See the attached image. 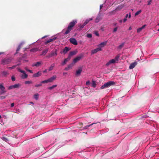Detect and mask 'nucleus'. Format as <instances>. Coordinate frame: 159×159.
Here are the masks:
<instances>
[{
	"mask_svg": "<svg viewBox=\"0 0 159 159\" xmlns=\"http://www.w3.org/2000/svg\"><path fill=\"white\" fill-rule=\"evenodd\" d=\"M85 25H84V24H83V25H81V26H80V28H84V27Z\"/></svg>",
	"mask_w": 159,
	"mask_h": 159,
	"instance_id": "obj_62",
	"label": "nucleus"
},
{
	"mask_svg": "<svg viewBox=\"0 0 159 159\" xmlns=\"http://www.w3.org/2000/svg\"><path fill=\"white\" fill-rule=\"evenodd\" d=\"M57 78L56 75H53V76L51 77L50 78L48 79L47 80H44L43 81L42 83H47L48 82H52L53 81L55 80L56 78Z\"/></svg>",
	"mask_w": 159,
	"mask_h": 159,
	"instance_id": "obj_7",
	"label": "nucleus"
},
{
	"mask_svg": "<svg viewBox=\"0 0 159 159\" xmlns=\"http://www.w3.org/2000/svg\"><path fill=\"white\" fill-rule=\"evenodd\" d=\"M41 71H39L38 72L34 74L33 75V77H38L41 76Z\"/></svg>",
	"mask_w": 159,
	"mask_h": 159,
	"instance_id": "obj_18",
	"label": "nucleus"
},
{
	"mask_svg": "<svg viewBox=\"0 0 159 159\" xmlns=\"http://www.w3.org/2000/svg\"><path fill=\"white\" fill-rule=\"evenodd\" d=\"M92 20L93 18H90L89 19H87L84 23V25H86L90 21Z\"/></svg>",
	"mask_w": 159,
	"mask_h": 159,
	"instance_id": "obj_31",
	"label": "nucleus"
},
{
	"mask_svg": "<svg viewBox=\"0 0 159 159\" xmlns=\"http://www.w3.org/2000/svg\"><path fill=\"white\" fill-rule=\"evenodd\" d=\"M18 70L20 72L22 73L23 74L20 75V77L22 79H24L27 78L28 76V75L26 73L24 70H21V69L19 68Z\"/></svg>",
	"mask_w": 159,
	"mask_h": 159,
	"instance_id": "obj_6",
	"label": "nucleus"
},
{
	"mask_svg": "<svg viewBox=\"0 0 159 159\" xmlns=\"http://www.w3.org/2000/svg\"><path fill=\"white\" fill-rule=\"evenodd\" d=\"M92 20L93 18H90L89 19H87L84 23V25H86L90 21Z\"/></svg>",
	"mask_w": 159,
	"mask_h": 159,
	"instance_id": "obj_27",
	"label": "nucleus"
},
{
	"mask_svg": "<svg viewBox=\"0 0 159 159\" xmlns=\"http://www.w3.org/2000/svg\"><path fill=\"white\" fill-rule=\"evenodd\" d=\"M0 89L1 91V94H3L6 92V91L5 90V87L3 85V83L0 84Z\"/></svg>",
	"mask_w": 159,
	"mask_h": 159,
	"instance_id": "obj_11",
	"label": "nucleus"
},
{
	"mask_svg": "<svg viewBox=\"0 0 159 159\" xmlns=\"http://www.w3.org/2000/svg\"><path fill=\"white\" fill-rule=\"evenodd\" d=\"M42 82L43 81H41L40 83L39 84H36L35 85V86L36 87H39L40 86H42V84H45L46 83H42Z\"/></svg>",
	"mask_w": 159,
	"mask_h": 159,
	"instance_id": "obj_33",
	"label": "nucleus"
},
{
	"mask_svg": "<svg viewBox=\"0 0 159 159\" xmlns=\"http://www.w3.org/2000/svg\"><path fill=\"white\" fill-rule=\"evenodd\" d=\"M121 1L116 0H107L105 3L103 5H101L100 6V9H101L104 6V7L106 6L107 8L110 7L113 4L115 5H116L119 3Z\"/></svg>",
	"mask_w": 159,
	"mask_h": 159,
	"instance_id": "obj_1",
	"label": "nucleus"
},
{
	"mask_svg": "<svg viewBox=\"0 0 159 159\" xmlns=\"http://www.w3.org/2000/svg\"><path fill=\"white\" fill-rule=\"evenodd\" d=\"M11 61V59L10 58H6L2 61V63L3 64H6L9 63Z\"/></svg>",
	"mask_w": 159,
	"mask_h": 159,
	"instance_id": "obj_8",
	"label": "nucleus"
},
{
	"mask_svg": "<svg viewBox=\"0 0 159 159\" xmlns=\"http://www.w3.org/2000/svg\"><path fill=\"white\" fill-rule=\"evenodd\" d=\"M92 20L93 18H90L89 19H87L84 23V25H86L90 21Z\"/></svg>",
	"mask_w": 159,
	"mask_h": 159,
	"instance_id": "obj_29",
	"label": "nucleus"
},
{
	"mask_svg": "<svg viewBox=\"0 0 159 159\" xmlns=\"http://www.w3.org/2000/svg\"><path fill=\"white\" fill-rule=\"evenodd\" d=\"M90 83V81L89 80L87 81L86 82V84L87 85H89Z\"/></svg>",
	"mask_w": 159,
	"mask_h": 159,
	"instance_id": "obj_54",
	"label": "nucleus"
},
{
	"mask_svg": "<svg viewBox=\"0 0 159 159\" xmlns=\"http://www.w3.org/2000/svg\"><path fill=\"white\" fill-rule=\"evenodd\" d=\"M100 51H101V49L100 48H97L94 49L93 50L91 51V55H92L95 54L97 52H98Z\"/></svg>",
	"mask_w": 159,
	"mask_h": 159,
	"instance_id": "obj_17",
	"label": "nucleus"
},
{
	"mask_svg": "<svg viewBox=\"0 0 159 159\" xmlns=\"http://www.w3.org/2000/svg\"><path fill=\"white\" fill-rule=\"evenodd\" d=\"M115 84V83L113 81H109L107 82V83L105 84L104 85H102L101 87V89H103L104 88H106L108 87H109L112 85H113Z\"/></svg>",
	"mask_w": 159,
	"mask_h": 159,
	"instance_id": "obj_4",
	"label": "nucleus"
},
{
	"mask_svg": "<svg viewBox=\"0 0 159 159\" xmlns=\"http://www.w3.org/2000/svg\"><path fill=\"white\" fill-rule=\"evenodd\" d=\"M131 14L130 13H129V15H128V14H126L125 16V18H126L128 17H129V18H130L131 17Z\"/></svg>",
	"mask_w": 159,
	"mask_h": 159,
	"instance_id": "obj_44",
	"label": "nucleus"
},
{
	"mask_svg": "<svg viewBox=\"0 0 159 159\" xmlns=\"http://www.w3.org/2000/svg\"><path fill=\"white\" fill-rule=\"evenodd\" d=\"M21 46L20 45H19L17 48V49H16V52H17L19 51L20 49Z\"/></svg>",
	"mask_w": 159,
	"mask_h": 159,
	"instance_id": "obj_50",
	"label": "nucleus"
},
{
	"mask_svg": "<svg viewBox=\"0 0 159 159\" xmlns=\"http://www.w3.org/2000/svg\"><path fill=\"white\" fill-rule=\"evenodd\" d=\"M32 83V81H26L25 82V84H30Z\"/></svg>",
	"mask_w": 159,
	"mask_h": 159,
	"instance_id": "obj_42",
	"label": "nucleus"
},
{
	"mask_svg": "<svg viewBox=\"0 0 159 159\" xmlns=\"http://www.w3.org/2000/svg\"><path fill=\"white\" fill-rule=\"evenodd\" d=\"M24 43H25V42H22L20 43V44H19V45H20V46H21L23 44H24Z\"/></svg>",
	"mask_w": 159,
	"mask_h": 159,
	"instance_id": "obj_59",
	"label": "nucleus"
},
{
	"mask_svg": "<svg viewBox=\"0 0 159 159\" xmlns=\"http://www.w3.org/2000/svg\"><path fill=\"white\" fill-rule=\"evenodd\" d=\"M117 30V27H116L113 30V32H116Z\"/></svg>",
	"mask_w": 159,
	"mask_h": 159,
	"instance_id": "obj_56",
	"label": "nucleus"
},
{
	"mask_svg": "<svg viewBox=\"0 0 159 159\" xmlns=\"http://www.w3.org/2000/svg\"><path fill=\"white\" fill-rule=\"evenodd\" d=\"M92 20L93 18H90L89 19H87L84 23V25H86L90 21Z\"/></svg>",
	"mask_w": 159,
	"mask_h": 159,
	"instance_id": "obj_30",
	"label": "nucleus"
},
{
	"mask_svg": "<svg viewBox=\"0 0 159 159\" xmlns=\"http://www.w3.org/2000/svg\"><path fill=\"white\" fill-rule=\"evenodd\" d=\"M102 19V17L100 14H99L96 17L95 22L96 23L98 22Z\"/></svg>",
	"mask_w": 159,
	"mask_h": 159,
	"instance_id": "obj_13",
	"label": "nucleus"
},
{
	"mask_svg": "<svg viewBox=\"0 0 159 159\" xmlns=\"http://www.w3.org/2000/svg\"><path fill=\"white\" fill-rule=\"evenodd\" d=\"M82 56L80 55L77 57L75 58H74L73 61L72 62L71 64H70V67L71 66H73L78 61H80L81 59L82 58Z\"/></svg>",
	"mask_w": 159,
	"mask_h": 159,
	"instance_id": "obj_5",
	"label": "nucleus"
},
{
	"mask_svg": "<svg viewBox=\"0 0 159 159\" xmlns=\"http://www.w3.org/2000/svg\"><path fill=\"white\" fill-rule=\"evenodd\" d=\"M77 20L75 19L72 20L70 22V30L72 29L73 27L75 24L77 23Z\"/></svg>",
	"mask_w": 159,
	"mask_h": 159,
	"instance_id": "obj_12",
	"label": "nucleus"
},
{
	"mask_svg": "<svg viewBox=\"0 0 159 159\" xmlns=\"http://www.w3.org/2000/svg\"><path fill=\"white\" fill-rule=\"evenodd\" d=\"M39 94L38 93L35 94L34 95V98L38 100L39 98Z\"/></svg>",
	"mask_w": 159,
	"mask_h": 159,
	"instance_id": "obj_38",
	"label": "nucleus"
},
{
	"mask_svg": "<svg viewBox=\"0 0 159 159\" xmlns=\"http://www.w3.org/2000/svg\"><path fill=\"white\" fill-rule=\"evenodd\" d=\"M38 50V49L37 48H34L31 49L30 50V51L31 52H35L37 51Z\"/></svg>",
	"mask_w": 159,
	"mask_h": 159,
	"instance_id": "obj_36",
	"label": "nucleus"
},
{
	"mask_svg": "<svg viewBox=\"0 0 159 159\" xmlns=\"http://www.w3.org/2000/svg\"><path fill=\"white\" fill-rule=\"evenodd\" d=\"M48 48L45 49L42 52L41 55H45L48 52Z\"/></svg>",
	"mask_w": 159,
	"mask_h": 159,
	"instance_id": "obj_24",
	"label": "nucleus"
},
{
	"mask_svg": "<svg viewBox=\"0 0 159 159\" xmlns=\"http://www.w3.org/2000/svg\"><path fill=\"white\" fill-rule=\"evenodd\" d=\"M57 37H54L51 39H48L47 41L45 42V44H47L48 43L50 42H51L52 41L56 40L57 39Z\"/></svg>",
	"mask_w": 159,
	"mask_h": 159,
	"instance_id": "obj_20",
	"label": "nucleus"
},
{
	"mask_svg": "<svg viewBox=\"0 0 159 159\" xmlns=\"http://www.w3.org/2000/svg\"><path fill=\"white\" fill-rule=\"evenodd\" d=\"M57 86V85H53L52 86L49 87L48 89L49 90H51L53 89L54 88Z\"/></svg>",
	"mask_w": 159,
	"mask_h": 159,
	"instance_id": "obj_34",
	"label": "nucleus"
},
{
	"mask_svg": "<svg viewBox=\"0 0 159 159\" xmlns=\"http://www.w3.org/2000/svg\"><path fill=\"white\" fill-rule=\"evenodd\" d=\"M16 65L13 66H12V67H9L8 68L10 69H13L15 68L16 67Z\"/></svg>",
	"mask_w": 159,
	"mask_h": 159,
	"instance_id": "obj_52",
	"label": "nucleus"
},
{
	"mask_svg": "<svg viewBox=\"0 0 159 159\" xmlns=\"http://www.w3.org/2000/svg\"><path fill=\"white\" fill-rule=\"evenodd\" d=\"M127 20V19L126 18H124L123 20V22H124V23Z\"/></svg>",
	"mask_w": 159,
	"mask_h": 159,
	"instance_id": "obj_61",
	"label": "nucleus"
},
{
	"mask_svg": "<svg viewBox=\"0 0 159 159\" xmlns=\"http://www.w3.org/2000/svg\"><path fill=\"white\" fill-rule=\"evenodd\" d=\"M48 70L47 69H45L43 71V73H47V72Z\"/></svg>",
	"mask_w": 159,
	"mask_h": 159,
	"instance_id": "obj_58",
	"label": "nucleus"
},
{
	"mask_svg": "<svg viewBox=\"0 0 159 159\" xmlns=\"http://www.w3.org/2000/svg\"><path fill=\"white\" fill-rule=\"evenodd\" d=\"M119 57H120L119 56L117 55L115 57V59H114V60H115V61L116 62L117 61H118Z\"/></svg>",
	"mask_w": 159,
	"mask_h": 159,
	"instance_id": "obj_40",
	"label": "nucleus"
},
{
	"mask_svg": "<svg viewBox=\"0 0 159 159\" xmlns=\"http://www.w3.org/2000/svg\"><path fill=\"white\" fill-rule=\"evenodd\" d=\"M70 60V55L68 56V57L65 59L64 60L62 61L61 63V65L62 66L64 65L65 64H66V63L69 61Z\"/></svg>",
	"mask_w": 159,
	"mask_h": 159,
	"instance_id": "obj_15",
	"label": "nucleus"
},
{
	"mask_svg": "<svg viewBox=\"0 0 159 159\" xmlns=\"http://www.w3.org/2000/svg\"><path fill=\"white\" fill-rule=\"evenodd\" d=\"M94 34L95 35L98 36H99V34L98 32L97 31H95L94 32Z\"/></svg>",
	"mask_w": 159,
	"mask_h": 159,
	"instance_id": "obj_53",
	"label": "nucleus"
},
{
	"mask_svg": "<svg viewBox=\"0 0 159 159\" xmlns=\"http://www.w3.org/2000/svg\"><path fill=\"white\" fill-rule=\"evenodd\" d=\"M70 69V65L66 67L64 70H68Z\"/></svg>",
	"mask_w": 159,
	"mask_h": 159,
	"instance_id": "obj_51",
	"label": "nucleus"
},
{
	"mask_svg": "<svg viewBox=\"0 0 159 159\" xmlns=\"http://www.w3.org/2000/svg\"><path fill=\"white\" fill-rule=\"evenodd\" d=\"M25 70L28 71L30 73H33V71L32 70H29V69H25Z\"/></svg>",
	"mask_w": 159,
	"mask_h": 159,
	"instance_id": "obj_55",
	"label": "nucleus"
},
{
	"mask_svg": "<svg viewBox=\"0 0 159 159\" xmlns=\"http://www.w3.org/2000/svg\"><path fill=\"white\" fill-rule=\"evenodd\" d=\"M137 62H134L131 63L129 66V68L130 69H132L134 68L135 66L137 65Z\"/></svg>",
	"mask_w": 159,
	"mask_h": 159,
	"instance_id": "obj_19",
	"label": "nucleus"
},
{
	"mask_svg": "<svg viewBox=\"0 0 159 159\" xmlns=\"http://www.w3.org/2000/svg\"><path fill=\"white\" fill-rule=\"evenodd\" d=\"M41 64V62L39 61L37 62L36 63H34L32 65V66L38 67Z\"/></svg>",
	"mask_w": 159,
	"mask_h": 159,
	"instance_id": "obj_21",
	"label": "nucleus"
},
{
	"mask_svg": "<svg viewBox=\"0 0 159 159\" xmlns=\"http://www.w3.org/2000/svg\"><path fill=\"white\" fill-rule=\"evenodd\" d=\"M2 139L3 140L6 142H7L8 141V139L5 137H3L2 138Z\"/></svg>",
	"mask_w": 159,
	"mask_h": 159,
	"instance_id": "obj_46",
	"label": "nucleus"
},
{
	"mask_svg": "<svg viewBox=\"0 0 159 159\" xmlns=\"http://www.w3.org/2000/svg\"><path fill=\"white\" fill-rule=\"evenodd\" d=\"M14 105H15L14 103H11V107H13L14 106Z\"/></svg>",
	"mask_w": 159,
	"mask_h": 159,
	"instance_id": "obj_63",
	"label": "nucleus"
},
{
	"mask_svg": "<svg viewBox=\"0 0 159 159\" xmlns=\"http://www.w3.org/2000/svg\"><path fill=\"white\" fill-rule=\"evenodd\" d=\"M92 86L93 87H95L96 86V83L94 81H92Z\"/></svg>",
	"mask_w": 159,
	"mask_h": 159,
	"instance_id": "obj_43",
	"label": "nucleus"
},
{
	"mask_svg": "<svg viewBox=\"0 0 159 159\" xmlns=\"http://www.w3.org/2000/svg\"><path fill=\"white\" fill-rule=\"evenodd\" d=\"M92 20L93 18H90L89 19H87L84 23V25H86L90 21Z\"/></svg>",
	"mask_w": 159,
	"mask_h": 159,
	"instance_id": "obj_32",
	"label": "nucleus"
},
{
	"mask_svg": "<svg viewBox=\"0 0 159 159\" xmlns=\"http://www.w3.org/2000/svg\"><path fill=\"white\" fill-rule=\"evenodd\" d=\"M69 48L67 47H65V48L63 50V53L64 54L66 53L69 50Z\"/></svg>",
	"mask_w": 159,
	"mask_h": 159,
	"instance_id": "obj_25",
	"label": "nucleus"
},
{
	"mask_svg": "<svg viewBox=\"0 0 159 159\" xmlns=\"http://www.w3.org/2000/svg\"><path fill=\"white\" fill-rule=\"evenodd\" d=\"M152 0H149L148 1V5H149L151 4Z\"/></svg>",
	"mask_w": 159,
	"mask_h": 159,
	"instance_id": "obj_49",
	"label": "nucleus"
},
{
	"mask_svg": "<svg viewBox=\"0 0 159 159\" xmlns=\"http://www.w3.org/2000/svg\"><path fill=\"white\" fill-rule=\"evenodd\" d=\"M92 20L93 18H90L89 19H87L84 23V25H86L90 21Z\"/></svg>",
	"mask_w": 159,
	"mask_h": 159,
	"instance_id": "obj_28",
	"label": "nucleus"
},
{
	"mask_svg": "<svg viewBox=\"0 0 159 159\" xmlns=\"http://www.w3.org/2000/svg\"><path fill=\"white\" fill-rule=\"evenodd\" d=\"M67 74V73L66 72H63V75L64 76H66Z\"/></svg>",
	"mask_w": 159,
	"mask_h": 159,
	"instance_id": "obj_64",
	"label": "nucleus"
},
{
	"mask_svg": "<svg viewBox=\"0 0 159 159\" xmlns=\"http://www.w3.org/2000/svg\"><path fill=\"white\" fill-rule=\"evenodd\" d=\"M13 86L14 88L15 89L18 88L20 86V85L19 84H18L13 85Z\"/></svg>",
	"mask_w": 159,
	"mask_h": 159,
	"instance_id": "obj_37",
	"label": "nucleus"
},
{
	"mask_svg": "<svg viewBox=\"0 0 159 159\" xmlns=\"http://www.w3.org/2000/svg\"><path fill=\"white\" fill-rule=\"evenodd\" d=\"M77 51L76 50H75L73 51L70 52V56L76 54Z\"/></svg>",
	"mask_w": 159,
	"mask_h": 159,
	"instance_id": "obj_35",
	"label": "nucleus"
},
{
	"mask_svg": "<svg viewBox=\"0 0 159 159\" xmlns=\"http://www.w3.org/2000/svg\"><path fill=\"white\" fill-rule=\"evenodd\" d=\"M107 41H106L101 43L100 44L98 45V48H100L102 50V48L104 47V46L107 44Z\"/></svg>",
	"mask_w": 159,
	"mask_h": 159,
	"instance_id": "obj_10",
	"label": "nucleus"
},
{
	"mask_svg": "<svg viewBox=\"0 0 159 159\" xmlns=\"http://www.w3.org/2000/svg\"><path fill=\"white\" fill-rule=\"evenodd\" d=\"M124 7V4H121L118 6L114 10L109 12V15H112L115 14L117 12L120 11Z\"/></svg>",
	"mask_w": 159,
	"mask_h": 159,
	"instance_id": "obj_3",
	"label": "nucleus"
},
{
	"mask_svg": "<svg viewBox=\"0 0 159 159\" xmlns=\"http://www.w3.org/2000/svg\"><path fill=\"white\" fill-rule=\"evenodd\" d=\"M57 55V52L56 51H52L51 52V53L48 54L47 56V57L48 58H50V57L56 56Z\"/></svg>",
	"mask_w": 159,
	"mask_h": 159,
	"instance_id": "obj_9",
	"label": "nucleus"
},
{
	"mask_svg": "<svg viewBox=\"0 0 159 159\" xmlns=\"http://www.w3.org/2000/svg\"><path fill=\"white\" fill-rule=\"evenodd\" d=\"M124 43H123L120 45L118 46V48L119 49H121L124 46Z\"/></svg>",
	"mask_w": 159,
	"mask_h": 159,
	"instance_id": "obj_41",
	"label": "nucleus"
},
{
	"mask_svg": "<svg viewBox=\"0 0 159 159\" xmlns=\"http://www.w3.org/2000/svg\"><path fill=\"white\" fill-rule=\"evenodd\" d=\"M3 75H6L7 74V73L6 71H3L2 73Z\"/></svg>",
	"mask_w": 159,
	"mask_h": 159,
	"instance_id": "obj_57",
	"label": "nucleus"
},
{
	"mask_svg": "<svg viewBox=\"0 0 159 159\" xmlns=\"http://www.w3.org/2000/svg\"><path fill=\"white\" fill-rule=\"evenodd\" d=\"M142 11L141 10H139V11H137L134 14L135 16H137L138 14H139Z\"/></svg>",
	"mask_w": 159,
	"mask_h": 159,
	"instance_id": "obj_39",
	"label": "nucleus"
},
{
	"mask_svg": "<svg viewBox=\"0 0 159 159\" xmlns=\"http://www.w3.org/2000/svg\"><path fill=\"white\" fill-rule=\"evenodd\" d=\"M54 66H55V64L54 63L52 64L51 65V66L49 67V68L48 70V71H51L53 69Z\"/></svg>",
	"mask_w": 159,
	"mask_h": 159,
	"instance_id": "obj_26",
	"label": "nucleus"
},
{
	"mask_svg": "<svg viewBox=\"0 0 159 159\" xmlns=\"http://www.w3.org/2000/svg\"><path fill=\"white\" fill-rule=\"evenodd\" d=\"M14 89L13 85H11V86H9V87H8V90L11 89Z\"/></svg>",
	"mask_w": 159,
	"mask_h": 159,
	"instance_id": "obj_45",
	"label": "nucleus"
},
{
	"mask_svg": "<svg viewBox=\"0 0 159 159\" xmlns=\"http://www.w3.org/2000/svg\"><path fill=\"white\" fill-rule=\"evenodd\" d=\"M82 71V69L81 68L80 69L77 70L76 72V75H80Z\"/></svg>",
	"mask_w": 159,
	"mask_h": 159,
	"instance_id": "obj_22",
	"label": "nucleus"
},
{
	"mask_svg": "<svg viewBox=\"0 0 159 159\" xmlns=\"http://www.w3.org/2000/svg\"><path fill=\"white\" fill-rule=\"evenodd\" d=\"M70 43H71L75 45L77 44V42L76 40L74 38H70Z\"/></svg>",
	"mask_w": 159,
	"mask_h": 159,
	"instance_id": "obj_16",
	"label": "nucleus"
},
{
	"mask_svg": "<svg viewBox=\"0 0 159 159\" xmlns=\"http://www.w3.org/2000/svg\"><path fill=\"white\" fill-rule=\"evenodd\" d=\"M95 124V123H92V124H90V125H87V127L88 128L89 127H90L92 125H93V124Z\"/></svg>",
	"mask_w": 159,
	"mask_h": 159,
	"instance_id": "obj_60",
	"label": "nucleus"
},
{
	"mask_svg": "<svg viewBox=\"0 0 159 159\" xmlns=\"http://www.w3.org/2000/svg\"><path fill=\"white\" fill-rule=\"evenodd\" d=\"M70 32V24H69L67 27V28H65L63 29L61 32L59 33L58 34V35H62V37H60L62 39L66 37V35L69 33Z\"/></svg>",
	"mask_w": 159,
	"mask_h": 159,
	"instance_id": "obj_2",
	"label": "nucleus"
},
{
	"mask_svg": "<svg viewBox=\"0 0 159 159\" xmlns=\"http://www.w3.org/2000/svg\"><path fill=\"white\" fill-rule=\"evenodd\" d=\"M11 79L12 81H14L16 80L15 77L14 76H11Z\"/></svg>",
	"mask_w": 159,
	"mask_h": 159,
	"instance_id": "obj_48",
	"label": "nucleus"
},
{
	"mask_svg": "<svg viewBox=\"0 0 159 159\" xmlns=\"http://www.w3.org/2000/svg\"><path fill=\"white\" fill-rule=\"evenodd\" d=\"M87 37L89 38H91L92 37V35L90 34H87Z\"/></svg>",
	"mask_w": 159,
	"mask_h": 159,
	"instance_id": "obj_47",
	"label": "nucleus"
},
{
	"mask_svg": "<svg viewBox=\"0 0 159 159\" xmlns=\"http://www.w3.org/2000/svg\"><path fill=\"white\" fill-rule=\"evenodd\" d=\"M146 26V25H144L142 27L139 28L137 30V32L138 33L140 32L143 29H144Z\"/></svg>",
	"mask_w": 159,
	"mask_h": 159,
	"instance_id": "obj_23",
	"label": "nucleus"
},
{
	"mask_svg": "<svg viewBox=\"0 0 159 159\" xmlns=\"http://www.w3.org/2000/svg\"><path fill=\"white\" fill-rule=\"evenodd\" d=\"M116 62L115 61V60L114 59H112L111 60H110L109 61H108L106 64V65L107 66H108L109 65L111 64H114Z\"/></svg>",
	"mask_w": 159,
	"mask_h": 159,
	"instance_id": "obj_14",
	"label": "nucleus"
}]
</instances>
